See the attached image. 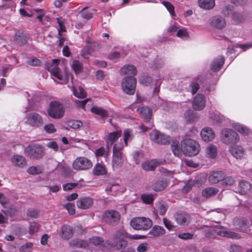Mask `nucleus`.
Returning <instances> with one entry per match:
<instances>
[{
  "label": "nucleus",
  "instance_id": "nucleus-1",
  "mask_svg": "<svg viewBox=\"0 0 252 252\" xmlns=\"http://www.w3.org/2000/svg\"><path fill=\"white\" fill-rule=\"evenodd\" d=\"M127 237L136 239L140 238L137 235L129 236L124 229H120L114 234L111 242L109 241L104 242L102 238L97 236L90 238L89 241L91 244L98 246L102 251L112 248H114L117 250H121L125 248L127 245V241L125 240V238Z\"/></svg>",
  "mask_w": 252,
  "mask_h": 252
},
{
  "label": "nucleus",
  "instance_id": "nucleus-2",
  "mask_svg": "<svg viewBox=\"0 0 252 252\" xmlns=\"http://www.w3.org/2000/svg\"><path fill=\"white\" fill-rule=\"evenodd\" d=\"M59 63V60L53 59L51 63L47 64V69L51 73V75L62 81L61 84H66L71 75L67 72H65L64 75L62 74L60 69L58 67Z\"/></svg>",
  "mask_w": 252,
  "mask_h": 252
},
{
  "label": "nucleus",
  "instance_id": "nucleus-3",
  "mask_svg": "<svg viewBox=\"0 0 252 252\" xmlns=\"http://www.w3.org/2000/svg\"><path fill=\"white\" fill-rule=\"evenodd\" d=\"M182 151L186 156L188 157L194 156L200 152L199 144L195 140L186 138L181 142Z\"/></svg>",
  "mask_w": 252,
  "mask_h": 252
},
{
  "label": "nucleus",
  "instance_id": "nucleus-4",
  "mask_svg": "<svg viewBox=\"0 0 252 252\" xmlns=\"http://www.w3.org/2000/svg\"><path fill=\"white\" fill-rule=\"evenodd\" d=\"M220 139L223 143L231 146L237 143L240 140V137L238 133L232 129L224 128L221 131Z\"/></svg>",
  "mask_w": 252,
  "mask_h": 252
},
{
  "label": "nucleus",
  "instance_id": "nucleus-5",
  "mask_svg": "<svg viewBox=\"0 0 252 252\" xmlns=\"http://www.w3.org/2000/svg\"><path fill=\"white\" fill-rule=\"evenodd\" d=\"M48 115L55 119L62 118L64 114V108L63 104L57 101H51L47 109Z\"/></svg>",
  "mask_w": 252,
  "mask_h": 252
},
{
  "label": "nucleus",
  "instance_id": "nucleus-6",
  "mask_svg": "<svg viewBox=\"0 0 252 252\" xmlns=\"http://www.w3.org/2000/svg\"><path fill=\"white\" fill-rule=\"evenodd\" d=\"M153 225L152 220L146 217H137L130 221V225L136 230H148Z\"/></svg>",
  "mask_w": 252,
  "mask_h": 252
},
{
  "label": "nucleus",
  "instance_id": "nucleus-7",
  "mask_svg": "<svg viewBox=\"0 0 252 252\" xmlns=\"http://www.w3.org/2000/svg\"><path fill=\"white\" fill-rule=\"evenodd\" d=\"M26 155L32 159H40L44 155V148L39 144H32L25 149Z\"/></svg>",
  "mask_w": 252,
  "mask_h": 252
},
{
  "label": "nucleus",
  "instance_id": "nucleus-8",
  "mask_svg": "<svg viewBox=\"0 0 252 252\" xmlns=\"http://www.w3.org/2000/svg\"><path fill=\"white\" fill-rule=\"evenodd\" d=\"M136 84V79L134 77L126 76L122 80V89L125 94L133 95L135 92Z\"/></svg>",
  "mask_w": 252,
  "mask_h": 252
},
{
  "label": "nucleus",
  "instance_id": "nucleus-9",
  "mask_svg": "<svg viewBox=\"0 0 252 252\" xmlns=\"http://www.w3.org/2000/svg\"><path fill=\"white\" fill-rule=\"evenodd\" d=\"M25 122L31 126L39 127L42 126L43 119L40 114L36 112H31L27 114Z\"/></svg>",
  "mask_w": 252,
  "mask_h": 252
},
{
  "label": "nucleus",
  "instance_id": "nucleus-10",
  "mask_svg": "<svg viewBox=\"0 0 252 252\" xmlns=\"http://www.w3.org/2000/svg\"><path fill=\"white\" fill-rule=\"evenodd\" d=\"M93 166L92 161L85 157L76 158L72 163L73 168L77 170H85L91 168Z\"/></svg>",
  "mask_w": 252,
  "mask_h": 252
},
{
  "label": "nucleus",
  "instance_id": "nucleus-11",
  "mask_svg": "<svg viewBox=\"0 0 252 252\" xmlns=\"http://www.w3.org/2000/svg\"><path fill=\"white\" fill-rule=\"evenodd\" d=\"M150 139L156 143L162 145L168 144L170 141V138L169 136L157 130H153L150 134Z\"/></svg>",
  "mask_w": 252,
  "mask_h": 252
},
{
  "label": "nucleus",
  "instance_id": "nucleus-12",
  "mask_svg": "<svg viewBox=\"0 0 252 252\" xmlns=\"http://www.w3.org/2000/svg\"><path fill=\"white\" fill-rule=\"evenodd\" d=\"M251 221L252 223H250L245 218H236L234 219L233 223L236 229L239 230L241 232L248 233L250 231L249 227L252 224V220Z\"/></svg>",
  "mask_w": 252,
  "mask_h": 252
},
{
  "label": "nucleus",
  "instance_id": "nucleus-13",
  "mask_svg": "<svg viewBox=\"0 0 252 252\" xmlns=\"http://www.w3.org/2000/svg\"><path fill=\"white\" fill-rule=\"evenodd\" d=\"M206 99L204 94H198L192 101L193 108L196 110H201L205 106Z\"/></svg>",
  "mask_w": 252,
  "mask_h": 252
},
{
  "label": "nucleus",
  "instance_id": "nucleus-14",
  "mask_svg": "<svg viewBox=\"0 0 252 252\" xmlns=\"http://www.w3.org/2000/svg\"><path fill=\"white\" fill-rule=\"evenodd\" d=\"M11 162L14 166L19 168H23L27 166L25 158L18 154L14 155L11 157Z\"/></svg>",
  "mask_w": 252,
  "mask_h": 252
},
{
  "label": "nucleus",
  "instance_id": "nucleus-15",
  "mask_svg": "<svg viewBox=\"0 0 252 252\" xmlns=\"http://www.w3.org/2000/svg\"><path fill=\"white\" fill-rule=\"evenodd\" d=\"M120 218V215L118 212L110 210L106 211L103 215L104 220L109 223L114 224L118 221Z\"/></svg>",
  "mask_w": 252,
  "mask_h": 252
},
{
  "label": "nucleus",
  "instance_id": "nucleus-16",
  "mask_svg": "<svg viewBox=\"0 0 252 252\" xmlns=\"http://www.w3.org/2000/svg\"><path fill=\"white\" fill-rule=\"evenodd\" d=\"M229 151L234 158L238 159L242 158L245 155V151L244 148L235 144L230 146Z\"/></svg>",
  "mask_w": 252,
  "mask_h": 252
},
{
  "label": "nucleus",
  "instance_id": "nucleus-17",
  "mask_svg": "<svg viewBox=\"0 0 252 252\" xmlns=\"http://www.w3.org/2000/svg\"><path fill=\"white\" fill-rule=\"evenodd\" d=\"M206 176L203 174L202 178L200 180L198 178L196 180L189 181L183 188V191L185 193H187L191 190L193 186H196L197 187H200L201 185L204 184Z\"/></svg>",
  "mask_w": 252,
  "mask_h": 252
},
{
  "label": "nucleus",
  "instance_id": "nucleus-18",
  "mask_svg": "<svg viewBox=\"0 0 252 252\" xmlns=\"http://www.w3.org/2000/svg\"><path fill=\"white\" fill-rule=\"evenodd\" d=\"M122 131L117 130L109 133L106 137V147L109 150V146L112 145L121 137Z\"/></svg>",
  "mask_w": 252,
  "mask_h": 252
},
{
  "label": "nucleus",
  "instance_id": "nucleus-19",
  "mask_svg": "<svg viewBox=\"0 0 252 252\" xmlns=\"http://www.w3.org/2000/svg\"><path fill=\"white\" fill-rule=\"evenodd\" d=\"M174 219L180 225H186L189 222V215L183 212H178L174 215Z\"/></svg>",
  "mask_w": 252,
  "mask_h": 252
},
{
  "label": "nucleus",
  "instance_id": "nucleus-20",
  "mask_svg": "<svg viewBox=\"0 0 252 252\" xmlns=\"http://www.w3.org/2000/svg\"><path fill=\"white\" fill-rule=\"evenodd\" d=\"M200 136L203 141L209 142L211 141L214 139L215 133L212 128L206 127L201 131Z\"/></svg>",
  "mask_w": 252,
  "mask_h": 252
},
{
  "label": "nucleus",
  "instance_id": "nucleus-21",
  "mask_svg": "<svg viewBox=\"0 0 252 252\" xmlns=\"http://www.w3.org/2000/svg\"><path fill=\"white\" fill-rule=\"evenodd\" d=\"M168 185L166 179L160 178L152 185V189L155 191H160L164 189Z\"/></svg>",
  "mask_w": 252,
  "mask_h": 252
},
{
  "label": "nucleus",
  "instance_id": "nucleus-22",
  "mask_svg": "<svg viewBox=\"0 0 252 252\" xmlns=\"http://www.w3.org/2000/svg\"><path fill=\"white\" fill-rule=\"evenodd\" d=\"M137 111L143 118L145 122L149 123L152 116V110L147 107H141L137 109Z\"/></svg>",
  "mask_w": 252,
  "mask_h": 252
},
{
  "label": "nucleus",
  "instance_id": "nucleus-23",
  "mask_svg": "<svg viewBox=\"0 0 252 252\" xmlns=\"http://www.w3.org/2000/svg\"><path fill=\"white\" fill-rule=\"evenodd\" d=\"M57 20L59 26L58 29L59 46L61 47L63 45L65 41V38L62 37L61 32H65V27L64 25V19L62 18H57Z\"/></svg>",
  "mask_w": 252,
  "mask_h": 252
},
{
  "label": "nucleus",
  "instance_id": "nucleus-24",
  "mask_svg": "<svg viewBox=\"0 0 252 252\" xmlns=\"http://www.w3.org/2000/svg\"><path fill=\"white\" fill-rule=\"evenodd\" d=\"M73 235V230L72 227L68 225H63L61 228L60 233L61 237L66 240L71 238Z\"/></svg>",
  "mask_w": 252,
  "mask_h": 252
},
{
  "label": "nucleus",
  "instance_id": "nucleus-25",
  "mask_svg": "<svg viewBox=\"0 0 252 252\" xmlns=\"http://www.w3.org/2000/svg\"><path fill=\"white\" fill-rule=\"evenodd\" d=\"M224 176L225 174L222 171L212 172L209 177V181L212 184H217L220 181H222Z\"/></svg>",
  "mask_w": 252,
  "mask_h": 252
},
{
  "label": "nucleus",
  "instance_id": "nucleus-26",
  "mask_svg": "<svg viewBox=\"0 0 252 252\" xmlns=\"http://www.w3.org/2000/svg\"><path fill=\"white\" fill-rule=\"evenodd\" d=\"M224 63V58L222 56L215 58L211 63L210 67L211 70L214 72L219 71Z\"/></svg>",
  "mask_w": 252,
  "mask_h": 252
},
{
  "label": "nucleus",
  "instance_id": "nucleus-27",
  "mask_svg": "<svg viewBox=\"0 0 252 252\" xmlns=\"http://www.w3.org/2000/svg\"><path fill=\"white\" fill-rule=\"evenodd\" d=\"M93 199L90 197L80 198L77 201V206L79 208L86 209L93 205Z\"/></svg>",
  "mask_w": 252,
  "mask_h": 252
},
{
  "label": "nucleus",
  "instance_id": "nucleus-28",
  "mask_svg": "<svg viewBox=\"0 0 252 252\" xmlns=\"http://www.w3.org/2000/svg\"><path fill=\"white\" fill-rule=\"evenodd\" d=\"M211 24L217 29H222L226 26V21L221 16H216L212 18Z\"/></svg>",
  "mask_w": 252,
  "mask_h": 252
},
{
  "label": "nucleus",
  "instance_id": "nucleus-29",
  "mask_svg": "<svg viewBox=\"0 0 252 252\" xmlns=\"http://www.w3.org/2000/svg\"><path fill=\"white\" fill-rule=\"evenodd\" d=\"M120 73L127 76L134 77L137 73V70L136 67L133 65H126L121 69Z\"/></svg>",
  "mask_w": 252,
  "mask_h": 252
},
{
  "label": "nucleus",
  "instance_id": "nucleus-30",
  "mask_svg": "<svg viewBox=\"0 0 252 252\" xmlns=\"http://www.w3.org/2000/svg\"><path fill=\"white\" fill-rule=\"evenodd\" d=\"M28 39V36L24 32H18L15 35L14 40L17 44L20 46L26 44Z\"/></svg>",
  "mask_w": 252,
  "mask_h": 252
},
{
  "label": "nucleus",
  "instance_id": "nucleus-31",
  "mask_svg": "<svg viewBox=\"0 0 252 252\" xmlns=\"http://www.w3.org/2000/svg\"><path fill=\"white\" fill-rule=\"evenodd\" d=\"M231 126L235 130L243 135H247L250 133V129L243 124L234 122L231 124Z\"/></svg>",
  "mask_w": 252,
  "mask_h": 252
},
{
  "label": "nucleus",
  "instance_id": "nucleus-32",
  "mask_svg": "<svg viewBox=\"0 0 252 252\" xmlns=\"http://www.w3.org/2000/svg\"><path fill=\"white\" fill-rule=\"evenodd\" d=\"M94 46L93 43L88 42L86 46L81 50V56L84 59H89L94 51Z\"/></svg>",
  "mask_w": 252,
  "mask_h": 252
},
{
  "label": "nucleus",
  "instance_id": "nucleus-33",
  "mask_svg": "<svg viewBox=\"0 0 252 252\" xmlns=\"http://www.w3.org/2000/svg\"><path fill=\"white\" fill-rule=\"evenodd\" d=\"M209 117L214 125L220 124L225 120L224 117L217 111L210 113Z\"/></svg>",
  "mask_w": 252,
  "mask_h": 252
},
{
  "label": "nucleus",
  "instance_id": "nucleus-34",
  "mask_svg": "<svg viewBox=\"0 0 252 252\" xmlns=\"http://www.w3.org/2000/svg\"><path fill=\"white\" fill-rule=\"evenodd\" d=\"M93 17L92 13L88 10L87 7L83 8L77 15L78 19H83L86 22Z\"/></svg>",
  "mask_w": 252,
  "mask_h": 252
},
{
  "label": "nucleus",
  "instance_id": "nucleus-35",
  "mask_svg": "<svg viewBox=\"0 0 252 252\" xmlns=\"http://www.w3.org/2000/svg\"><path fill=\"white\" fill-rule=\"evenodd\" d=\"M218 154L217 148L215 145L210 144L206 148L205 155L207 158H215Z\"/></svg>",
  "mask_w": 252,
  "mask_h": 252
},
{
  "label": "nucleus",
  "instance_id": "nucleus-36",
  "mask_svg": "<svg viewBox=\"0 0 252 252\" xmlns=\"http://www.w3.org/2000/svg\"><path fill=\"white\" fill-rule=\"evenodd\" d=\"M165 233L164 228L159 225L154 226L149 231V234L153 237H157L163 235Z\"/></svg>",
  "mask_w": 252,
  "mask_h": 252
},
{
  "label": "nucleus",
  "instance_id": "nucleus-37",
  "mask_svg": "<svg viewBox=\"0 0 252 252\" xmlns=\"http://www.w3.org/2000/svg\"><path fill=\"white\" fill-rule=\"evenodd\" d=\"M251 188V184L246 181H242L239 184L237 192L241 194L246 193Z\"/></svg>",
  "mask_w": 252,
  "mask_h": 252
},
{
  "label": "nucleus",
  "instance_id": "nucleus-38",
  "mask_svg": "<svg viewBox=\"0 0 252 252\" xmlns=\"http://www.w3.org/2000/svg\"><path fill=\"white\" fill-rule=\"evenodd\" d=\"M199 6L204 9H211L215 5V0H198Z\"/></svg>",
  "mask_w": 252,
  "mask_h": 252
},
{
  "label": "nucleus",
  "instance_id": "nucleus-39",
  "mask_svg": "<svg viewBox=\"0 0 252 252\" xmlns=\"http://www.w3.org/2000/svg\"><path fill=\"white\" fill-rule=\"evenodd\" d=\"M159 163L155 159L146 161L142 164V168L146 171L154 170L158 165Z\"/></svg>",
  "mask_w": 252,
  "mask_h": 252
},
{
  "label": "nucleus",
  "instance_id": "nucleus-40",
  "mask_svg": "<svg viewBox=\"0 0 252 252\" xmlns=\"http://www.w3.org/2000/svg\"><path fill=\"white\" fill-rule=\"evenodd\" d=\"M219 192V189L215 188L208 187L204 189L202 191V195L204 197L209 198L215 195Z\"/></svg>",
  "mask_w": 252,
  "mask_h": 252
},
{
  "label": "nucleus",
  "instance_id": "nucleus-41",
  "mask_svg": "<svg viewBox=\"0 0 252 252\" xmlns=\"http://www.w3.org/2000/svg\"><path fill=\"white\" fill-rule=\"evenodd\" d=\"M123 163L122 153H115L113 154L112 165L114 167H118Z\"/></svg>",
  "mask_w": 252,
  "mask_h": 252
},
{
  "label": "nucleus",
  "instance_id": "nucleus-42",
  "mask_svg": "<svg viewBox=\"0 0 252 252\" xmlns=\"http://www.w3.org/2000/svg\"><path fill=\"white\" fill-rule=\"evenodd\" d=\"M91 112L102 118H105L108 116V112L101 107L93 106L91 108Z\"/></svg>",
  "mask_w": 252,
  "mask_h": 252
},
{
  "label": "nucleus",
  "instance_id": "nucleus-43",
  "mask_svg": "<svg viewBox=\"0 0 252 252\" xmlns=\"http://www.w3.org/2000/svg\"><path fill=\"white\" fill-rule=\"evenodd\" d=\"M167 206L163 201H160L156 204V210L160 215L163 216L166 212Z\"/></svg>",
  "mask_w": 252,
  "mask_h": 252
},
{
  "label": "nucleus",
  "instance_id": "nucleus-44",
  "mask_svg": "<svg viewBox=\"0 0 252 252\" xmlns=\"http://www.w3.org/2000/svg\"><path fill=\"white\" fill-rule=\"evenodd\" d=\"M218 234L221 236L231 238L239 239L240 236L239 234L235 232L226 231V230H220L218 232Z\"/></svg>",
  "mask_w": 252,
  "mask_h": 252
},
{
  "label": "nucleus",
  "instance_id": "nucleus-45",
  "mask_svg": "<svg viewBox=\"0 0 252 252\" xmlns=\"http://www.w3.org/2000/svg\"><path fill=\"white\" fill-rule=\"evenodd\" d=\"M69 245L71 246L84 248L87 246L88 243L86 241H84L81 239H74L69 242Z\"/></svg>",
  "mask_w": 252,
  "mask_h": 252
},
{
  "label": "nucleus",
  "instance_id": "nucleus-46",
  "mask_svg": "<svg viewBox=\"0 0 252 252\" xmlns=\"http://www.w3.org/2000/svg\"><path fill=\"white\" fill-rule=\"evenodd\" d=\"M172 151L175 156L179 157L182 153V148L180 147L179 143L177 141H173L171 144Z\"/></svg>",
  "mask_w": 252,
  "mask_h": 252
},
{
  "label": "nucleus",
  "instance_id": "nucleus-47",
  "mask_svg": "<svg viewBox=\"0 0 252 252\" xmlns=\"http://www.w3.org/2000/svg\"><path fill=\"white\" fill-rule=\"evenodd\" d=\"M72 90L73 94L78 98H84L86 96V93L84 90L81 87H79L78 89L72 87Z\"/></svg>",
  "mask_w": 252,
  "mask_h": 252
},
{
  "label": "nucleus",
  "instance_id": "nucleus-48",
  "mask_svg": "<svg viewBox=\"0 0 252 252\" xmlns=\"http://www.w3.org/2000/svg\"><path fill=\"white\" fill-rule=\"evenodd\" d=\"M94 174L95 175H104L106 171L104 167L100 163H97L93 169Z\"/></svg>",
  "mask_w": 252,
  "mask_h": 252
},
{
  "label": "nucleus",
  "instance_id": "nucleus-49",
  "mask_svg": "<svg viewBox=\"0 0 252 252\" xmlns=\"http://www.w3.org/2000/svg\"><path fill=\"white\" fill-rule=\"evenodd\" d=\"M120 189V186L118 184H114L111 185V186L106 189V191L107 193L112 195H116Z\"/></svg>",
  "mask_w": 252,
  "mask_h": 252
},
{
  "label": "nucleus",
  "instance_id": "nucleus-50",
  "mask_svg": "<svg viewBox=\"0 0 252 252\" xmlns=\"http://www.w3.org/2000/svg\"><path fill=\"white\" fill-rule=\"evenodd\" d=\"M71 66L76 74H78L82 71L83 65L79 61H74Z\"/></svg>",
  "mask_w": 252,
  "mask_h": 252
},
{
  "label": "nucleus",
  "instance_id": "nucleus-51",
  "mask_svg": "<svg viewBox=\"0 0 252 252\" xmlns=\"http://www.w3.org/2000/svg\"><path fill=\"white\" fill-rule=\"evenodd\" d=\"M43 169V168L40 166H32L28 169L27 172L32 175H36L42 173Z\"/></svg>",
  "mask_w": 252,
  "mask_h": 252
},
{
  "label": "nucleus",
  "instance_id": "nucleus-52",
  "mask_svg": "<svg viewBox=\"0 0 252 252\" xmlns=\"http://www.w3.org/2000/svg\"><path fill=\"white\" fill-rule=\"evenodd\" d=\"M141 199L143 202L147 204L153 203L154 200V197L152 194H143L141 195Z\"/></svg>",
  "mask_w": 252,
  "mask_h": 252
},
{
  "label": "nucleus",
  "instance_id": "nucleus-53",
  "mask_svg": "<svg viewBox=\"0 0 252 252\" xmlns=\"http://www.w3.org/2000/svg\"><path fill=\"white\" fill-rule=\"evenodd\" d=\"M235 11L233 10V7L230 5H227L225 6L223 9L222 12L225 16L231 17L233 15Z\"/></svg>",
  "mask_w": 252,
  "mask_h": 252
},
{
  "label": "nucleus",
  "instance_id": "nucleus-54",
  "mask_svg": "<svg viewBox=\"0 0 252 252\" xmlns=\"http://www.w3.org/2000/svg\"><path fill=\"white\" fill-rule=\"evenodd\" d=\"M67 125L68 126L76 129L81 127L83 125L82 122L79 120H69L67 122Z\"/></svg>",
  "mask_w": 252,
  "mask_h": 252
},
{
  "label": "nucleus",
  "instance_id": "nucleus-55",
  "mask_svg": "<svg viewBox=\"0 0 252 252\" xmlns=\"http://www.w3.org/2000/svg\"><path fill=\"white\" fill-rule=\"evenodd\" d=\"M133 136L132 134V131L129 129H127L124 130V141L126 146H127V142L131 141L132 139Z\"/></svg>",
  "mask_w": 252,
  "mask_h": 252
},
{
  "label": "nucleus",
  "instance_id": "nucleus-56",
  "mask_svg": "<svg viewBox=\"0 0 252 252\" xmlns=\"http://www.w3.org/2000/svg\"><path fill=\"white\" fill-rule=\"evenodd\" d=\"M162 4L166 7L171 16L173 17L175 15L174 6L170 2L167 1H162Z\"/></svg>",
  "mask_w": 252,
  "mask_h": 252
},
{
  "label": "nucleus",
  "instance_id": "nucleus-57",
  "mask_svg": "<svg viewBox=\"0 0 252 252\" xmlns=\"http://www.w3.org/2000/svg\"><path fill=\"white\" fill-rule=\"evenodd\" d=\"M33 248V244L31 242H27L22 245L20 248V252H32Z\"/></svg>",
  "mask_w": 252,
  "mask_h": 252
},
{
  "label": "nucleus",
  "instance_id": "nucleus-58",
  "mask_svg": "<svg viewBox=\"0 0 252 252\" xmlns=\"http://www.w3.org/2000/svg\"><path fill=\"white\" fill-rule=\"evenodd\" d=\"M176 35L183 39H188L189 37V33L185 28L179 29L177 32Z\"/></svg>",
  "mask_w": 252,
  "mask_h": 252
},
{
  "label": "nucleus",
  "instance_id": "nucleus-59",
  "mask_svg": "<svg viewBox=\"0 0 252 252\" xmlns=\"http://www.w3.org/2000/svg\"><path fill=\"white\" fill-rule=\"evenodd\" d=\"M231 18L236 23L239 24L242 22L244 20V17L242 14L235 11L233 13V15Z\"/></svg>",
  "mask_w": 252,
  "mask_h": 252
},
{
  "label": "nucleus",
  "instance_id": "nucleus-60",
  "mask_svg": "<svg viewBox=\"0 0 252 252\" xmlns=\"http://www.w3.org/2000/svg\"><path fill=\"white\" fill-rule=\"evenodd\" d=\"M221 182L223 185L229 186L232 185L235 183V181L231 176H224Z\"/></svg>",
  "mask_w": 252,
  "mask_h": 252
},
{
  "label": "nucleus",
  "instance_id": "nucleus-61",
  "mask_svg": "<svg viewBox=\"0 0 252 252\" xmlns=\"http://www.w3.org/2000/svg\"><path fill=\"white\" fill-rule=\"evenodd\" d=\"M39 229V225L38 223L33 222L30 224L29 228V233L30 235H32L37 232Z\"/></svg>",
  "mask_w": 252,
  "mask_h": 252
},
{
  "label": "nucleus",
  "instance_id": "nucleus-62",
  "mask_svg": "<svg viewBox=\"0 0 252 252\" xmlns=\"http://www.w3.org/2000/svg\"><path fill=\"white\" fill-rule=\"evenodd\" d=\"M63 207L66 209L70 215H74L75 213V205L71 203H67L63 205Z\"/></svg>",
  "mask_w": 252,
  "mask_h": 252
},
{
  "label": "nucleus",
  "instance_id": "nucleus-63",
  "mask_svg": "<svg viewBox=\"0 0 252 252\" xmlns=\"http://www.w3.org/2000/svg\"><path fill=\"white\" fill-rule=\"evenodd\" d=\"M45 131L48 133H53L56 131V128L54 124L50 123L44 126Z\"/></svg>",
  "mask_w": 252,
  "mask_h": 252
},
{
  "label": "nucleus",
  "instance_id": "nucleus-64",
  "mask_svg": "<svg viewBox=\"0 0 252 252\" xmlns=\"http://www.w3.org/2000/svg\"><path fill=\"white\" fill-rule=\"evenodd\" d=\"M199 89V85L197 83H191L189 86V91L192 94H195Z\"/></svg>",
  "mask_w": 252,
  "mask_h": 252
}]
</instances>
